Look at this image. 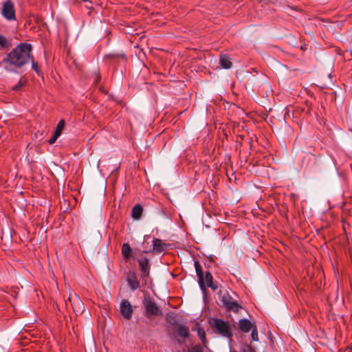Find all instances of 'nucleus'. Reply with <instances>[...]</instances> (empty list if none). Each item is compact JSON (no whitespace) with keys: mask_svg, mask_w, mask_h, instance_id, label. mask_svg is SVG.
<instances>
[{"mask_svg":"<svg viewBox=\"0 0 352 352\" xmlns=\"http://www.w3.org/2000/svg\"><path fill=\"white\" fill-rule=\"evenodd\" d=\"M31 50L32 45L30 43H21L8 54L3 62L16 67H21L29 62Z\"/></svg>","mask_w":352,"mask_h":352,"instance_id":"obj_1","label":"nucleus"},{"mask_svg":"<svg viewBox=\"0 0 352 352\" xmlns=\"http://www.w3.org/2000/svg\"><path fill=\"white\" fill-rule=\"evenodd\" d=\"M209 323L214 332L228 338L232 336L229 324L224 320L217 318H210Z\"/></svg>","mask_w":352,"mask_h":352,"instance_id":"obj_2","label":"nucleus"},{"mask_svg":"<svg viewBox=\"0 0 352 352\" xmlns=\"http://www.w3.org/2000/svg\"><path fill=\"white\" fill-rule=\"evenodd\" d=\"M143 304L148 318H152L154 316L162 315L155 302L149 296H144Z\"/></svg>","mask_w":352,"mask_h":352,"instance_id":"obj_3","label":"nucleus"},{"mask_svg":"<svg viewBox=\"0 0 352 352\" xmlns=\"http://www.w3.org/2000/svg\"><path fill=\"white\" fill-rule=\"evenodd\" d=\"M221 301L228 310L237 312L241 306L236 300L232 299L227 291H220Z\"/></svg>","mask_w":352,"mask_h":352,"instance_id":"obj_4","label":"nucleus"},{"mask_svg":"<svg viewBox=\"0 0 352 352\" xmlns=\"http://www.w3.org/2000/svg\"><path fill=\"white\" fill-rule=\"evenodd\" d=\"M1 14L8 21L16 19L14 3L10 0L3 3L1 8Z\"/></svg>","mask_w":352,"mask_h":352,"instance_id":"obj_5","label":"nucleus"},{"mask_svg":"<svg viewBox=\"0 0 352 352\" xmlns=\"http://www.w3.org/2000/svg\"><path fill=\"white\" fill-rule=\"evenodd\" d=\"M138 264L142 272L141 277L144 279V278H147L150 275V268L151 265L149 264V261L147 258L144 256H141L138 259Z\"/></svg>","mask_w":352,"mask_h":352,"instance_id":"obj_6","label":"nucleus"},{"mask_svg":"<svg viewBox=\"0 0 352 352\" xmlns=\"http://www.w3.org/2000/svg\"><path fill=\"white\" fill-rule=\"evenodd\" d=\"M120 311L126 319H131L133 314V308L130 302L127 300H122L120 302Z\"/></svg>","mask_w":352,"mask_h":352,"instance_id":"obj_7","label":"nucleus"},{"mask_svg":"<svg viewBox=\"0 0 352 352\" xmlns=\"http://www.w3.org/2000/svg\"><path fill=\"white\" fill-rule=\"evenodd\" d=\"M194 265L197 276L198 277V283L199 287L203 292H205L204 275L202 271V267L198 261H195Z\"/></svg>","mask_w":352,"mask_h":352,"instance_id":"obj_8","label":"nucleus"},{"mask_svg":"<svg viewBox=\"0 0 352 352\" xmlns=\"http://www.w3.org/2000/svg\"><path fill=\"white\" fill-rule=\"evenodd\" d=\"M126 281L132 291H135L140 287V283L138 280L137 275L134 272L128 274Z\"/></svg>","mask_w":352,"mask_h":352,"instance_id":"obj_9","label":"nucleus"},{"mask_svg":"<svg viewBox=\"0 0 352 352\" xmlns=\"http://www.w3.org/2000/svg\"><path fill=\"white\" fill-rule=\"evenodd\" d=\"M69 301L72 302L73 309L76 313H82L84 310V305L77 296L74 298L69 297Z\"/></svg>","mask_w":352,"mask_h":352,"instance_id":"obj_10","label":"nucleus"},{"mask_svg":"<svg viewBox=\"0 0 352 352\" xmlns=\"http://www.w3.org/2000/svg\"><path fill=\"white\" fill-rule=\"evenodd\" d=\"M174 333L177 334V336L182 338H186L189 336V329L188 328L182 324H177L173 329Z\"/></svg>","mask_w":352,"mask_h":352,"instance_id":"obj_11","label":"nucleus"},{"mask_svg":"<svg viewBox=\"0 0 352 352\" xmlns=\"http://www.w3.org/2000/svg\"><path fill=\"white\" fill-rule=\"evenodd\" d=\"M219 65L221 68L229 69L232 67L230 57L228 54H221L219 57Z\"/></svg>","mask_w":352,"mask_h":352,"instance_id":"obj_12","label":"nucleus"},{"mask_svg":"<svg viewBox=\"0 0 352 352\" xmlns=\"http://www.w3.org/2000/svg\"><path fill=\"white\" fill-rule=\"evenodd\" d=\"M167 245L162 242L160 239H155L153 244V252L160 253L165 250Z\"/></svg>","mask_w":352,"mask_h":352,"instance_id":"obj_13","label":"nucleus"},{"mask_svg":"<svg viewBox=\"0 0 352 352\" xmlns=\"http://www.w3.org/2000/svg\"><path fill=\"white\" fill-rule=\"evenodd\" d=\"M252 326L253 325L251 323V322L250 320H248V319H241L239 322V329L243 332H245V333L249 332L251 330Z\"/></svg>","mask_w":352,"mask_h":352,"instance_id":"obj_14","label":"nucleus"},{"mask_svg":"<svg viewBox=\"0 0 352 352\" xmlns=\"http://www.w3.org/2000/svg\"><path fill=\"white\" fill-rule=\"evenodd\" d=\"M143 208L140 205H135L131 211V217L136 220H138L140 219L142 213Z\"/></svg>","mask_w":352,"mask_h":352,"instance_id":"obj_15","label":"nucleus"},{"mask_svg":"<svg viewBox=\"0 0 352 352\" xmlns=\"http://www.w3.org/2000/svg\"><path fill=\"white\" fill-rule=\"evenodd\" d=\"M166 320L168 323L175 327L178 323L176 320V315L174 313H168L166 315Z\"/></svg>","mask_w":352,"mask_h":352,"instance_id":"obj_16","label":"nucleus"},{"mask_svg":"<svg viewBox=\"0 0 352 352\" xmlns=\"http://www.w3.org/2000/svg\"><path fill=\"white\" fill-rule=\"evenodd\" d=\"M132 250L128 243H124L122 247V254L125 258H129L131 256Z\"/></svg>","mask_w":352,"mask_h":352,"instance_id":"obj_17","label":"nucleus"},{"mask_svg":"<svg viewBox=\"0 0 352 352\" xmlns=\"http://www.w3.org/2000/svg\"><path fill=\"white\" fill-rule=\"evenodd\" d=\"M212 274H210V272H206L205 273V276H204V284H205V287L207 286H212Z\"/></svg>","mask_w":352,"mask_h":352,"instance_id":"obj_18","label":"nucleus"},{"mask_svg":"<svg viewBox=\"0 0 352 352\" xmlns=\"http://www.w3.org/2000/svg\"><path fill=\"white\" fill-rule=\"evenodd\" d=\"M65 121L63 120H61L59 121V122L58 123L56 127V129L54 131V133H56V135H60L61 133H62V131L65 126Z\"/></svg>","mask_w":352,"mask_h":352,"instance_id":"obj_19","label":"nucleus"},{"mask_svg":"<svg viewBox=\"0 0 352 352\" xmlns=\"http://www.w3.org/2000/svg\"><path fill=\"white\" fill-rule=\"evenodd\" d=\"M0 46L3 49H7L10 46V43L3 35H0Z\"/></svg>","mask_w":352,"mask_h":352,"instance_id":"obj_20","label":"nucleus"},{"mask_svg":"<svg viewBox=\"0 0 352 352\" xmlns=\"http://www.w3.org/2000/svg\"><path fill=\"white\" fill-rule=\"evenodd\" d=\"M107 57H109V58H125V54L124 53H113V54H109L108 55H107Z\"/></svg>","mask_w":352,"mask_h":352,"instance_id":"obj_21","label":"nucleus"},{"mask_svg":"<svg viewBox=\"0 0 352 352\" xmlns=\"http://www.w3.org/2000/svg\"><path fill=\"white\" fill-rule=\"evenodd\" d=\"M251 337L254 341H257L258 340V332L256 327H254L252 331Z\"/></svg>","mask_w":352,"mask_h":352,"instance_id":"obj_22","label":"nucleus"},{"mask_svg":"<svg viewBox=\"0 0 352 352\" xmlns=\"http://www.w3.org/2000/svg\"><path fill=\"white\" fill-rule=\"evenodd\" d=\"M25 82V80H23L22 79H21L19 80V82L16 85H14L13 87V90H14V91L19 90L20 88L24 85Z\"/></svg>","mask_w":352,"mask_h":352,"instance_id":"obj_23","label":"nucleus"},{"mask_svg":"<svg viewBox=\"0 0 352 352\" xmlns=\"http://www.w3.org/2000/svg\"><path fill=\"white\" fill-rule=\"evenodd\" d=\"M189 352H204L202 348L199 345H195L189 349Z\"/></svg>","mask_w":352,"mask_h":352,"instance_id":"obj_24","label":"nucleus"},{"mask_svg":"<svg viewBox=\"0 0 352 352\" xmlns=\"http://www.w3.org/2000/svg\"><path fill=\"white\" fill-rule=\"evenodd\" d=\"M59 137V135H56V133H54V135L49 140V144H53L56 140H57V138Z\"/></svg>","mask_w":352,"mask_h":352,"instance_id":"obj_25","label":"nucleus"},{"mask_svg":"<svg viewBox=\"0 0 352 352\" xmlns=\"http://www.w3.org/2000/svg\"><path fill=\"white\" fill-rule=\"evenodd\" d=\"M32 68L35 70L36 72H38V65L36 63L32 61Z\"/></svg>","mask_w":352,"mask_h":352,"instance_id":"obj_26","label":"nucleus"},{"mask_svg":"<svg viewBox=\"0 0 352 352\" xmlns=\"http://www.w3.org/2000/svg\"><path fill=\"white\" fill-rule=\"evenodd\" d=\"M208 287H210L213 291H217L218 289V285L213 282L212 283V286H208Z\"/></svg>","mask_w":352,"mask_h":352,"instance_id":"obj_27","label":"nucleus"},{"mask_svg":"<svg viewBox=\"0 0 352 352\" xmlns=\"http://www.w3.org/2000/svg\"><path fill=\"white\" fill-rule=\"evenodd\" d=\"M199 335L201 339L205 338L204 331H202V333H201V331H199Z\"/></svg>","mask_w":352,"mask_h":352,"instance_id":"obj_28","label":"nucleus"},{"mask_svg":"<svg viewBox=\"0 0 352 352\" xmlns=\"http://www.w3.org/2000/svg\"><path fill=\"white\" fill-rule=\"evenodd\" d=\"M99 79H100V76H96V80L98 81V80H99Z\"/></svg>","mask_w":352,"mask_h":352,"instance_id":"obj_29","label":"nucleus"},{"mask_svg":"<svg viewBox=\"0 0 352 352\" xmlns=\"http://www.w3.org/2000/svg\"><path fill=\"white\" fill-rule=\"evenodd\" d=\"M230 352H236V351H231Z\"/></svg>","mask_w":352,"mask_h":352,"instance_id":"obj_30","label":"nucleus"},{"mask_svg":"<svg viewBox=\"0 0 352 352\" xmlns=\"http://www.w3.org/2000/svg\"><path fill=\"white\" fill-rule=\"evenodd\" d=\"M351 131H352V129H351Z\"/></svg>","mask_w":352,"mask_h":352,"instance_id":"obj_31","label":"nucleus"}]
</instances>
